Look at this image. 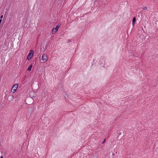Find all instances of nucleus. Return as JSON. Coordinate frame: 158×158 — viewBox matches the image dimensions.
Returning a JSON list of instances; mask_svg holds the SVG:
<instances>
[{"instance_id": "nucleus-12", "label": "nucleus", "mask_w": 158, "mask_h": 158, "mask_svg": "<svg viewBox=\"0 0 158 158\" xmlns=\"http://www.w3.org/2000/svg\"><path fill=\"white\" fill-rule=\"evenodd\" d=\"M2 20L1 19H0V23H1V22H2Z\"/></svg>"}, {"instance_id": "nucleus-9", "label": "nucleus", "mask_w": 158, "mask_h": 158, "mask_svg": "<svg viewBox=\"0 0 158 158\" xmlns=\"http://www.w3.org/2000/svg\"><path fill=\"white\" fill-rule=\"evenodd\" d=\"M143 9L144 10H146L147 9V7H144Z\"/></svg>"}, {"instance_id": "nucleus-14", "label": "nucleus", "mask_w": 158, "mask_h": 158, "mask_svg": "<svg viewBox=\"0 0 158 158\" xmlns=\"http://www.w3.org/2000/svg\"><path fill=\"white\" fill-rule=\"evenodd\" d=\"M0 158H3V156H1Z\"/></svg>"}, {"instance_id": "nucleus-5", "label": "nucleus", "mask_w": 158, "mask_h": 158, "mask_svg": "<svg viewBox=\"0 0 158 158\" xmlns=\"http://www.w3.org/2000/svg\"><path fill=\"white\" fill-rule=\"evenodd\" d=\"M58 29H57V28H56V27L55 28H53L52 29V32H53L54 31L55 32H56L57 31Z\"/></svg>"}, {"instance_id": "nucleus-7", "label": "nucleus", "mask_w": 158, "mask_h": 158, "mask_svg": "<svg viewBox=\"0 0 158 158\" xmlns=\"http://www.w3.org/2000/svg\"><path fill=\"white\" fill-rule=\"evenodd\" d=\"M32 67V65L31 64L29 67L27 69V70L29 71H31V69Z\"/></svg>"}, {"instance_id": "nucleus-10", "label": "nucleus", "mask_w": 158, "mask_h": 158, "mask_svg": "<svg viewBox=\"0 0 158 158\" xmlns=\"http://www.w3.org/2000/svg\"><path fill=\"white\" fill-rule=\"evenodd\" d=\"M122 132H119V135H122Z\"/></svg>"}, {"instance_id": "nucleus-13", "label": "nucleus", "mask_w": 158, "mask_h": 158, "mask_svg": "<svg viewBox=\"0 0 158 158\" xmlns=\"http://www.w3.org/2000/svg\"><path fill=\"white\" fill-rule=\"evenodd\" d=\"M105 140H106V139H105L104 140V141H103V143H104L105 142Z\"/></svg>"}, {"instance_id": "nucleus-1", "label": "nucleus", "mask_w": 158, "mask_h": 158, "mask_svg": "<svg viewBox=\"0 0 158 158\" xmlns=\"http://www.w3.org/2000/svg\"><path fill=\"white\" fill-rule=\"evenodd\" d=\"M18 86V84H15L14 85L11 89V92L13 94L15 92Z\"/></svg>"}, {"instance_id": "nucleus-2", "label": "nucleus", "mask_w": 158, "mask_h": 158, "mask_svg": "<svg viewBox=\"0 0 158 158\" xmlns=\"http://www.w3.org/2000/svg\"><path fill=\"white\" fill-rule=\"evenodd\" d=\"M30 52H31L29 54L27 58V60H31L34 54V51L33 50H31Z\"/></svg>"}, {"instance_id": "nucleus-4", "label": "nucleus", "mask_w": 158, "mask_h": 158, "mask_svg": "<svg viewBox=\"0 0 158 158\" xmlns=\"http://www.w3.org/2000/svg\"><path fill=\"white\" fill-rule=\"evenodd\" d=\"M13 96L12 95H10L8 96V99L10 101H12L13 99Z\"/></svg>"}, {"instance_id": "nucleus-3", "label": "nucleus", "mask_w": 158, "mask_h": 158, "mask_svg": "<svg viewBox=\"0 0 158 158\" xmlns=\"http://www.w3.org/2000/svg\"><path fill=\"white\" fill-rule=\"evenodd\" d=\"M42 60L44 62H46L48 60V56L44 54L42 57Z\"/></svg>"}, {"instance_id": "nucleus-11", "label": "nucleus", "mask_w": 158, "mask_h": 158, "mask_svg": "<svg viewBox=\"0 0 158 158\" xmlns=\"http://www.w3.org/2000/svg\"><path fill=\"white\" fill-rule=\"evenodd\" d=\"M3 17V15H2V16H1V17H0V18H1V19H2V18Z\"/></svg>"}, {"instance_id": "nucleus-15", "label": "nucleus", "mask_w": 158, "mask_h": 158, "mask_svg": "<svg viewBox=\"0 0 158 158\" xmlns=\"http://www.w3.org/2000/svg\"><path fill=\"white\" fill-rule=\"evenodd\" d=\"M69 42H70V40H69Z\"/></svg>"}, {"instance_id": "nucleus-6", "label": "nucleus", "mask_w": 158, "mask_h": 158, "mask_svg": "<svg viewBox=\"0 0 158 158\" xmlns=\"http://www.w3.org/2000/svg\"><path fill=\"white\" fill-rule=\"evenodd\" d=\"M135 21L136 18L135 17L133 18L132 20V24L133 25H134L135 24Z\"/></svg>"}, {"instance_id": "nucleus-8", "label": "nucleus", "mask_w": 158, "mask_h": 158, "mask_svg": "<svg viewBox=\"0 0 158 158\" xmlns=\"http://www.w3.org/2000/svg\"><path fill=\"white\" fill-rule=\"evenodd\" d=\"M60 26V25L59 24L56 27V28H57V29H58L59 28V27Z\"/></svg>"}]
</instances>
